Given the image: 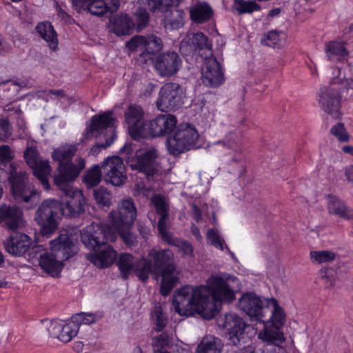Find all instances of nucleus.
I'll return each mask as SVG.
<instances>
[{"label":"nucleus","instance_id":"f257e3e1","mask_svg":"<svg viewBox=\"0 0 353 353\" xmlns=\"http://www.w3.org/2000/svg\"><path fill=\"white\" fill-rule=\"evenodd\" d=\"M117 232L105 223H92L81 232V241L92 253L85 257L99 268L110 265L117 257V252L107 241H114Z\"/></svg>","mask_w":353,"mask_h":353},{"label":"nucleus","instance_id":"f03ea898","mask_svg":"<svg viewBox=\"0 0 353 353\" xmlns=\"http://www.w3.org/2000/svg\"><path fill=\"white\" fill-rule=\"evenodd\" d=\"M148 257L141 259L140 279L145 281L150 274H154L156 279L161 276V293L168 295L179 280L174 252L170 249L152 248L149 250Z\"/></svg>","mask_w":353,"mask_h":353},{"label":"nucleus","instance_id":"7ed1b4c3","mask_svg":"<svg viewBox=\"0 0 353 353\" xmlns=\"http://www.w3.org/2000/svg\"><path fill=\"white\" fill-rule=\"evenodd\" d=\"M352 81L339 77L333 78L328 85L321 89L319 103L321 108L332 117L340 118L342 100L353 99Z\"/></svg>","mask_w":353,"mask_h":353},{"label":"nucleus","instance_id":"20e7f679","mask_svg":"<svg viewBox=\"0 0 353 353\" xmlns=\"http://www.w3.org/2000/svg\"><path fill=\"white\" fill-rule=\"evenodd\" d=\"M50 248V253L40 255L39 265L51 276L59 277L63 267V261L75 254L77 248L67 233L61 234L51 241Z\"/></svg>","mask_w":353,"mask_h":353},{"label":"nucleus","instance_id":"39448f33","mask_svg":"<svg viewBox=\"0 0 353 353\" xmlns=\"http://www.w3.org/2000/svg\"><path fill=\"white\" fill-rule=\"evenodd\" d=\"M79 143L65 144L54 150L52 157L58 162L57 174L54 176L56 185L63 187V183L74 181L85 166V162L82 157L76 159V163L72 162V159L79 150Z\"/></svg>","mask_w":353,"mask_h":353},{"label":"nucleus","instance_id":"423d86ee","mask_svg":"<svg viewBox=\"0 0 353 353\" xmlns=\"http://www.w3.org/2000/svg\"><path fill=\"white\" fill-rule=\"evenodd\" d=\"M208 290V294L203 296L205 302H210L212 307L207 308V319H212L216 313V302L230 303L235 299L236 292L240 289L239 280L231 276H212L208 279L206 286H201Z\"/></svg>","mask_w":353,"mask_h":353},{"label":"nucleus","instance_id":"0eeeda50","mask_svg":"<svg viewBox=\"0 0 353 353\" xmlns=\"http://www.w3.org/2000/svg\"><path fill=\"white\" fill-rule=\"evenodd\" d=\"M208 294V290L204 288H192L184 286L178 290L173 296V305L176 312L181 316H189L194 311L208 316L207 308L212 307L210 302H205L203 296Z\"/></svg>","mask_w":353,"mask_h":353},{"label":"nucleus","instance_id":"6e6552de","mask_svg":"<svg viewBox=\"0 0 353 353\" xmlns=\"http://www.w3.org/2000/svg\"><path fill=\"white\" fill-rule=\"evenodd\" d=\"M114 121L110 112L94 115L92 117L90 123L87 128L85 137L94 136L97 138L103 134L105 138V142H98L91 148L90 152L93 155L97 154L99 149H105L113 142L115 137Z\"/></svg>","mask_w":353,"mask_h":353},{"label":"nucleus","instance_id":"1a4fd4ad","mask_svg":"<svg viewBox=\"0 0 353 353\" xmlns=\"http://www.w3.org/2000/svg\"><path fill=\"white\" fill-rule=\"evenodd\" d=\"M63 204L55 199L44 200L35 212L34 220L41 227L43 235L54 232L58 225V219L63 215Z\"/></svg>","mask_w":353,"mask_h":353},{"label":"nucleus","instance_id":"9d476101","mask_svg":"<svg viewBox=\"0 0 353 353\" xmlns=\"http://www.w3.org/2000/svg\"><path fill=\"white\" fill-rule=\"evenodd\" d=\"M9 181L11 190L15 200L19 203L34 205L39 200V193L31 189L27 183V174L25 171H17V165L12 163L9 166Z\"/></svg>","mask_w":353,"mask_h":353},{"label":"nucleus","instance_id":"9b49d317","mask_svg":"<svg viewBox=\"0 0 353 353\" xmlns=\"http://www.w3.org/2000/svg\"><path fill=\"white\" fill-rule=\"evenodd\" d=\"M199 135L196 130L188 123L178 126L173 135L168 139V148L170 154L176 155L197 148Z\"/></svg>","mask_w":353,"mask_h":353},{"label":"nucleus","instance_id":"f8f14e48","mask_svg":"<svg viewBox=\"0 0 353 353\" xmlns=\"http://www.w3.org/2000/svg\"><path fill=\"white\" fill-rule=\"evenodd\" d=\"M185 89L176 83H165L159 91L157 101V108L162 112L176 110L183 104Z\"/></svg>","mask_w":353,"mask_h":353},{"label":"nucleus","instance_id":"ddd939ff","mask_svg":"<svg viewBox=\"0 0 353 353\" xmlns=\"http://www.w3.org/2000/svg\"><path fill=\"white\" fill-rule=\"evenodd\" d=\"M270 299H261L254 293H245L239 300V307L251 318L265 322L266 312H270L267 307Z\"/></svg>","mask_w":353,"mask_h":353},{"label":"nucleus","instance_id":"4468645a","mask_svg":"<svg viewBox=\"0 0 353 353\" xmlns=\"http://www.w3.org/2000/svg\"><path fill=\"white\" fill-rule=\"evenodd\" d=\"M73 181L63 183V187H57L63 192L65 197V205L63 207V215L75 216L84 210L85 199L81 191L74 190L71 183Z\"/></svg>","mask_w":353,"mask_h":353},{"label":"nucleus","instance_id":"2eb2a0df","mask_svg":"<svg viewBox=\"0 0 353 353\" xmlns=\"http://www.w3.org/2000/svg\"><path fill=\"white\" fill-rule=\"evenodd\" d=\"M157 150L148 149L137 151L135 156L128 161L132 170H137L145 174L148 179L153 176L157 172V163L156 162Z\"/></svg>","mask_w":353,"mask_h":353},{"label":"nucleus","instance_id":"dca6fc26","mask_svg":"<svg viewBox=\"0 0 353 353\" xmlns=\"http://www.w3.org/2000/svg\"><path fill=\"white\" fill-rule=\"evenodd\" d=\"M104 181L114 186L123 185L126 180L125 169L121 158H107L101 166Z\"/></svg>","mask_w":353,"mask_h":353},{"label":"nucleus","instance_id":"f3484780","mask_svg":"<svg viewBox=\"0 0 353 353\" xmlns=\"http://www.w3.org/2000/svg\"><path fill=\"white\" fill-rule=\"evenodd\" d=\"M109 217L114 228L132 227L137 218V208L132 199L122 200L117 210L111 212Z\"/></svg>","mask_w":353,"mask_h":353},{"label":"nucleus","instance_id":"a211bd4d","mask_svg":"<svg viewBox=\"0 0 353 353\" xmlns=\"http://www.w3.org/2000/svg\"><path fill=\"white\" fill-rule=\"evenodd\" d=\"M126 46L131 51L138 49L142 50L143 52L140 54V57L142 58L145 55L151 56L161 51L163 44L162 39L159 37L152 34L146 36H134L127 42Z\"/></svg>","mask_w":353,"mask_h":353},{"label":"nucleus","instance_id":"6ab92c4d","mask_svg":"<svg viewBox=\"0 0 353 353\" xmlns=\"http://www.w3.org/2000/svg\"><path fill=\"white\" fill-rule=\"evenodd\" d=\"M124 117L129 132L134 139L145 137L148 123L144 121V112L140 105L136 104L129 105L125 112Z\"/></svg>","mask_w":353,"mask_h":353},{"label":"nucleus","instance_id":"aec40b11","mask_svg":"<svg viewBox=\"0 0 353 353\" xmlns=\"http://www.w3.org/2000/svg\"><path fill=\"white\" fill-rule=\"evenodd\" d=\"M150 202L156 212L160 215L157 226L162 239L168 244H172V236L167 230V219L170 210L168 199L162 194H154L151 196Z\"/></svg>","mask_w":353,"mask_h":353},{"label":"nucleus","instance_id":"412c9836","mask_svg":"<svg viewBox=\"0 0 353 353\" xmlns=\"http://www.w3.org/2000/svg\"><path fill=\"white\" fill-rule=\"evenodd\" d=\"M201 74L203 84L209 87L219 86L225 81L221 66L214 57L205 58Z\"/></svg>","mask_w":353,"mask_h":353},{"label":"nucleus","instance_id":"4be33fe9","mask_svg":"<svg viewBox=\"0 0 353 353\" xmlns=\"http://www.w3.org/2000/svg\"><path fill=\"white\" fill-rule=\"evenodd\" d=\"M176 118L172 114H161L147 123L145 136L163 137L176 128Z\"/></svg>","mask_w":353,"mask_h":353},{"label":"nucleus","instance_id":"5701e85b","mask_svg":"<svg viewBox=\"0 0 353 353\" xmlns=\"http://www.w3.org/2000/svg\"><path fill=\"white\" fill-rule=\"evenodd\" d=\"M181 59L174 52L159 54L154 61V68L161 77H170L176 74L181 65Z\"/></svg>","mask_w":353,"mask_h":353},{"label":"nucleus","instance_id":"b1692460","mask_svg":"<svg viewBox=\"0 0 353 353\" xmlns=\"http://www.w3.org/2000/svg\"><path fill=\"white\" fill-rule=\"evenodd\" d=\"M112 8L108 7L104 0H73L72 4L74 8L80 12L82 10H88L91 14L97 17L104 15L110 10L114 12L119 6V0L112 1Z\"/></svg>","mask_w":353,"mask_h":353},{"label":"nucleus","instance_id":"393cba45","mask_svg":"<svg viewBox=\"0 0 353 353\" xmlns=\"http://www.w3.org/2000/svg\"><path fill=\"white\" fill-rule=\"evenodd\" d=\"M3 222L6 227L15 231L25 225L22 210L15 206L0 205V223Z\"/></svg>","mask_w":353,"mask_h":353},{"label":"nucleus","instance_id":"a878e982","mask_svg":"<svg viewBox=\"0 0 353 353\" xmlns=\"http://www.w3.org/2000/svg\"><path fill=\"white\" fill-rule=\"evenodd\" d=\"M219 325L228 331L230 335V340L234 345L239 341V335L243 333L245 323L241 318L234 313H229L225 315L224 318L219 319Z\"/></svg>","mask_w":353,"mask_h":353},{"label":"nucleus","instance_id":"bb28decb","mask_svg":"<svg viewBox=\"0 0 353 353\" xmlns=\"http://www.w3.org/2000/svg\"><path fill=\"white\" fill-rule=\"evenodd\" d=\"M5 248L8 253L14 256L23 255L30 246V239L23 233H14L10 236L4 243Z\"/></svg>","mask_w":353,"mask_h":353},{"label":"nucleus","instance_id":"cd10ccee","mask_svg":"<svg viewBox=\"0 0 353 353\" xmlns=\"http://www.w3.org/2000/svg\"><path fill=\"white\" fill-rule=\"evenodd\" d=\"M210 43L208 37L202 32L189 33L182 40L180 50L188 52H193L203 48L210 49Z\"/></svg>","mask_w":353,"mask_h":353},{"label":"nucleus","instance_id":"c85d7f7f","mask_svg":"<svg viewBox=\"0 0 353 353\" xmlns=\"http://www.w3.org/2000/svg\"><path fill=\"white\" fill-rule=\"evenodd\" d=\"M327 210L329 214L339 219L346 221L353 219V210L336 196L329 195L327 196Z\"/></svg>","mask_w":353,"mask_h":353},{"label":"nucleus","instance_id":"c756f323","mask_svg":"<svg viewBox=\"0 0 353 353\" xmlns=\"http://www.w3.org/2000/svg\"><path fill=\"white\" fill-rule=\"evenodd\" d=\"M141 259L137 260L134 256L128 253L121 254L117 261V265L121 275L123 279H127L129 275L133 272L140 279L139 264Z\"/></svg>","mask_w":353,"mask_h":353},{"label":"nucleus","instance_id":"7c9ffc66","mask_svg":"<svg viewBox=\"0 0 353 353\" xmlns=\"http://www.w3.org/2000/svg\"><path fill=\"white\" fill-rule=\"evenodd\" d=\"M324 51L327 59L334 62L341 61L349 54L345 43L338 41L327 42L325 44Z\"/></svg>","mask_w":353,"mask_h":353},{"label":"nucleus","instance_id":"2f4dec72","mask_svg":"<svg viewBox=\"0 0 353 353\" xmlns=\"http://www.w3.org/2000/svg\"><path fill=\"white\" fill-rule=\"evenodd\" d=\"M212 15L213 10L206 2L194 3L190 8V19L196 23H203L208 21Z\"/></svg>","mask_w":353,"mask_h":353},{"label":"nucleus","instance_id":"473e14b6","mask_svg":"<svg viewBox=\"0 0 353 353\" xmlns=\"http://www.w3.org/2000/svg\"><path fill=\"white\" fill-rule=\"evenodd\" d=\"M223 347L220 339L212 335H207L197 345L195 353H221Z\"/></svg>","mask_w":353,"mask_h":353},{"label":"nucleus","instance_id":"72a5a7b5","mask_svg":"<svg viewBox=\"0 0 353 353\" xmlns=\"http://www.w3.org/2000/svg\"><path fill=\"white\" fill-rule=\"evenodd\" d=\"M267 307L269 308L270 312H266V315L269 316V318L264 319L266 322H271L272 325H276L277 327H281L285 321V316L284 314L283 309L279 306L277 301L271 299L269 300Z\"/></svg>","mask_w":353,"mask_h":353},{"label":"nucleus","instance_id":"f704fd0d","mask_svg":"<svg viewBox=\"0 0 353 353\" xmlns=\"http://www.w3.org/2000/svg\"><path fill=\"white\" fill-rule=\"evenodd\" d=\"M259 338L267 341L268 345H280L284 341L283 334L280 331V327L270 325H265L262 331L259 333Z\"/></svg>","mask_w":353,"mask_h":353},{"label":"nucleus","instance_id":"c9c22d12","mask_svg":"<svg viewBox=\"0 0 353 353\" xmlns=\"http://www.w3.org/2000/svg\"><path fill=\"white\" fill-rule=\"evenodd\" d=\"M37 31L39 35L48 43L50 49L54 50L58 46L57 34L50 22L46 21L37 25Z\"/></svg>","mask_w":353,"mask_h":353},{"label":"nucleus","instance_id":"e433bc0d","mask_svg":"<svg viewBox=\"0 0 353 353\" xmlns=\"http://www.w3.org/2000/svg\"><path fill=\"white\" fill-rule=\"evenodd\" d=\"M31 168H32L34 174L39 180L44 189L48 190L50 186L48 182V176L52 171L49 161L41 159Z\"/></svg>","mask_w":353,"mask_h":353},{"label":"nucleus","instance_id":"4c0bfd02","mask_svg":"<svg viewBox=\"0 0 353 353\" xmlns=\"http://www.w3.org/2000/svg\"><path fill=\"white\" fill-rule=\"evenodd\" d=\"M185 12L182 10L172 9L167 12L164 19V27L171 30H176L184 24Z\"/></svg>","mask_w":353,"mask_h":353},{"label":"nucleus","instance_id":"58836bf2","mask_svg":"<svg viewBox=\"0 0 353 353\" xmlns=\"http://www.w3.org/2000/svg\"><path fill=\"white\" fill-rule=\"evenodd\" d=\"M134 26V22L127 14L118 15L114 19L113 32L117 35L130 34Z\"/></svg>","mask_w":353,"mask_h":353},{"label":"nucleus","instance_id":"ea45409f","mask_svg":"<svg viewBox=\"0 0 353 353\" xmlns=\"http://www.w3.org/2000/svg\"><path fill=\"white\" fill-rule=\"evenodd\" d=\"M79 330L78 323L72 319V321L64 325L61 323V329L57 339L63 343H68L77 336Z\"/></svg>","mask_w":353,"mask_h":353},{"label":"nucleus","instance_id":"a19ab883","mask_svg":"<svg viewBox=\"0 0 353 353\" xmlns=\"http://www.w3.org/2000/svg\"><path fill=\"white\" fill-rule=\"evenodd\" d=\"M232 9L237 12L239 15L243 14H251L254 11H259L261 6L255 0H234Z\"/></svg>","mask_w":353,"mask_h":353},{"label":"nucleus","instance_id":"79ce46f5","mask_svg":"<svg viewBox=\"0 0 353 353\" xmlns=\"http://www.w3.org/2000/svg\"><path fill=\"white\" fill-rule=\"evenodd\" d=\"M102 175L101 168L99 165H94L85 172L83 182L88 188H92L101 182Z\"/></svg>","mask_w":353,"mask_h":353},{"label":"nucleus","instance_id":"37998d69","mask_svg":"<svg viewBox=\"0 0 353 353\" xmlns=\"http://www.w3.org/2000/svg\"><path fill=\"white\" fill-rule=\"evenodd\" d=\"M152 319L154 323V329L157 332H161L168 324V319L163 312V308L159 303H156L153 307Z\"/></svg>","mask_w":353,"mask_h":353},{"label":"nucleus","instance_id":"c03bdc74","mask_svg":"<svg viewBox=\"0 0 353 353\" xmlns=\"http://www.w3.org/2000/svg\"><path fill=\"white\" fill-rule=\"evenodd\" d=\"M173 336L168 332L161 334L152 337V345L154 350H160L165 347H170L173 343Z\"/></svg>","mask_w":353,"mask_h":353},{"label":"nucleus","instance_id":"a18cd8bd","mask_svg":"<svg viewBox=\"0 0 353 353\" xmlns=\"http://www.w3.org/2000/svg\"><path fill=\"white\" fill-rule=\"evenodd\" d=\"M310 255L312 261L318 264L332 262L336 258V254L329 250L312 251Z\"/></svg>","mask_w":353,"mask_h":353},{"label":"nucleus","instance_id":"49530a36","mask_svg":"<svg viewBox=\"0 0 353 353\" xmlns=\"http://www.w3.org/2000/svg\"><path fill=\"white\" fill-rule=\"evenodd\" d=\"M229 135L232 136V140H229L228 135H225L223 140L214 142L213 145L216 146H221L227 149L234 148L241 140V132L239 130L230 131Z\"/></svg>","mask_w":353,"mask_h":353},{"label":"nucleus","instance_id":"de8ad7c7","mask_svg":"<svg viewBox=\"0 0 353 353\" xmlns=\"http://www.w3.org/2000/svg\"><path fill=\"white\" fill-rule=\"evenodd\" d=\"M134 16L137 31L140 32L148 26L150 15L145 9L138 8L134 12Z\"/></svg>","mask_w":353,"mask_h":353},{"label":"nucleus","instance_id":"09e8293b","mask_svg":"<svg viewBox=\"0 0 353 353\" xmlns=\"http://www.w3.org/2000/svg\"><path fill=\"white\" fill-rule=\"evenodd\" d=\"M130 228L121 226V228H115L125 244L130 248L138 243L137 236L130 232Z\"/></svg>","mask_w":353,"mask_h":353},{"label":"nucleus","instance_id":"8fccbe9b","mask_svg":"<svg viewBox=\"0 0 353 353\" xmlns=\"http://www.w3.org/2000/svg\"><path fill=\"white\" fill-rule=\"evenodd\" d=\"M42 327L50 336L58 339L60 329H61V323L57 320L46 319L42 321Z\"/></svg>","mask_w":353,"mask_h":353},{"label":"nucleus","instance_id":"3c124183","mask_svg":"<svg viewBox=\"0 0 353 353\" xmlns=\"http://www.w3.org/2000/svg\"><path fill=\"white\" fill-rule=\"evenodd\" d=\"M94 196L97 203L104 206L110 205L111 195L106 189L100 187L94 190Z\"/></svg>","mask_w":353,"mask_h":353},{"label":"nucleus","instance_id":"603ef678","mask_svg":"<svg viewBox=\"0 0 353 353\" xmlns=\"http://www.w3.org/2000/svg\"><path fill=\"white\" fill-rule=\"evenodd\" d=\"M101 318V316L97 315L96 314L82 312L77 314L72 317V319H74V321H77L78 326L79 327L81 324L93 323Z\"/></svg>","mask_w":353,"mask_h":353},{"label":"nucleus","instance_id":"864d4df0","mask_svg":"<svg viewBox=\"0 0 353 353\" xmlns=\"http://www.w3.org/2000/svg\"><path fill=\"white\" fill-rule=\"evenodd\" d=\"M330 132L341 142H345L349 140V136L342 123H338L336 125H334L331 128Z\"/></svg>","mask_w":353,"mask_h":353},{"label":"nucleus","instance_id":"5fc2aeb1","mask_svg":"<svg viewBox=\"0 0 353 353\" xmlns=\"http://www.w3.org/2000/svg\"><path fill=\"white\" fill-rule=\"evenodd\" d=\"M207 239L210 241V244L221 250H223V244L225 241L216 232L214 229H210L207 232Z\"/></svg>","mask_w":353,"mask_h":353},{"label":"nucleus","instance_id":"6e6d98bb","mask_svg":"<svg viewBox=\"0 0 353 353\" xmlns=\"http://www.w3.org/2000/svg\"><path fill=\"white\" fill-rule=\"evenodd\" d=\"M24 158L30 168L37 165V162L41 160L37 150L34 148H29L26 150Z\"/></svg>","mask_w":353,"mask_h":353},{"label":"nucleus","instance_id":"4d7b16f0","mask_svg":"<svg viewBox=\"0 0 353 353\" xmlns=\"http://www.w3.org/2000/svg\"><path fill=\"white\" fill-rule=\"evenodd\" d=\"M172 243L171 245H176L180 252H182L183 255L188 256L192 257L194 256L193 247L190 243L185 241H178L177 243L174 242L173 239L172 238Z\"/></svg>","mask_w":353,"mask_h":353},{"label":"nucleus","instance_id":"13d9d810","mask_svg":"<svg viewBox=\"0 0 353 353\" xmlns=\"http://www.w3.org/2000/svg\"><path fill=\"white\" fill-rule=\"evenodd\" d=\"M50 93L52 94L53 99H57L61 103L62 99H65L69 104L74 102V99L72 97H68L67 94H65L63 90L51 89L50 90Z\"/></svg>","mask_w":353,"mask_h":353},{"label":"nucleus","instance_id":"bf43d9fd","mask_svg":"<svg viewBox=\"0 0 353 353\" xmlns=\"http://www.w3.org/2000/svg\"><path fill=\"white\" fill-rule=\"evenodd\" d=\"M10 134L8 121L4 119L0 120V141H5L9 137Z\"/></svg>","mask_w":353,"mask_h":353},{"label":"nucleus","instance_id":"052dcab7","mask_svg":"<svg viewBox=\"0 0 353 353\" xmlns=\"http://www.w3.org/2000/svg\"><path fill=\"white\" fill-rule=\"evenodd\" d=\"M12 159V152L8 145H2L0 147V161L7 163Z\"/></svg>","mask_w":353,"mask_h":353},{"label":"nucleus","instance_id":"680f3d73","mask_svg":"<svg viewBox=\"0 0 353 353\" xmlns=\"http://www.w3.org/2000/svg\"><path fill=\"white\" fill-rule=\"evenodd\" d=\"M279 34L276 31H270L267 34L266 45L270 47L276 46L279 42Z\"/></svg>","mask_w":353,"mask_h":353},{"label":"nucleus","instance_id":"e2e57ef3","mask_svg":"<svg viewBox=\"0 0 353 353\" xmlns=\"http://www.w3.org/2000/svg\"><path fill=\"white\" fill-rule=\"evenodd\" d=\"M28 255L32 259L38 258L40 260V255L46 253L41 245H35L28 249Z\"/></svg>","mask_w":353,"mask_h":353},{"label":"nucleus","instance_id":"0e129e2a","mask_svg":"<svg viewBox=\"0 0 353 353\" xmlns=\"http://www.w3.org/2000/svg\"><path fill=\"white\" fill-rule=\"evenodd\" d=\"M283 351L280 345H267L261 353H281Z\"/></svg>","mask_w":353,"mask_h":353},{"label":"nucleus","instance_id":"69168bd1","mask_svg":"<svg viewBox=\"0 0 353 353\" xmlns=\"http://www.w3.org/2000/svg\"><path fill=\"white\" fill-rule=\"evenodd\" d=\"M149 192H150L149 188H145V186L142 183H138L136 185L134 194L135 196L142 194L143 196H148V194L149 193Z\"/></svg>","mask_w":353,"mask_h":353},{"label":"nucleus","instance_id":"338daca9","mask_svg":"<svg viewBox=\"0 0 353 353\" xmlns=\"http://www.w3.org/2000/svg\"><path fill=\"white\" fill-rule=\"evenodd\" d=\"M11 46L4 40L3 37L0 34V55L9 52Z\"/></svg>","mask_w":353,"mask_h":353},{"label":"nucleus","instance_id":"774afa93","mask_svg":"<svg viewBox=\"0 0 353 353\" xmlns=\"http://www.w3.org/2000/svg\"><path fill=\"white\" fill-rule=\"evenodd\" d=\"M191 215L196 222H199L201 219V210L196 204L192 205Z\"/></svg>","mask_w":353,"mask_h":353}]
</instances>
